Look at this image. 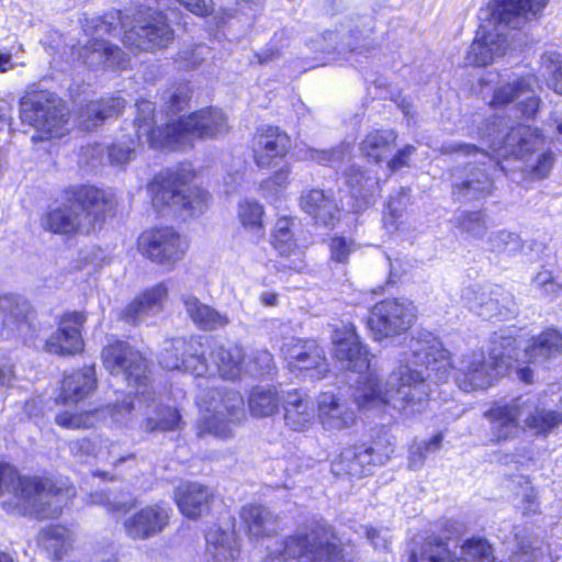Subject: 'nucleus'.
I'll return each mask as SVG.
<instances>
[{"mask_svg":"<svg viewBox=\"0 0 562 562\" xmlns=\"http://www.w3.org/2000/svg\"><path fill=\"white\" fill-rule=\"evenodd\" d=\"M212 498V491L196 482L183 483L175 491V499L180 512L191 519L207 513Z\"/></svg>","mask_w":562,"mask_h":562,"instance_id":"c85d7f7f","label":"nucleus"},{"mask_svg":"<svg viewBox=\"0 0 562 562\" xmlns=\"http://www.w3.org/2000/svg\"><path fill=\"white\" fill-rule=\"evenodd\" d=\"M146 415L143 427L148 432L175 430L181 422L179 412L168 406L156 407L151 415L149 412Z\"/></svg>","mask_w":562,"mask_h":562,"instance_id":"49530a36","label":"nucleus"},{"mask_svg":"<svg viewBox=\"0 0 562 562\" xmlns=\"http://www.w3.org/2000/svg\"><path fill=\"white\" fill-rule=\"evenodd\" d=\"M285 424L295 431L308 429L314 422V404L307 393L289 391L283 400Z\"/></svg>","mask_w":562,"mask_h":562,"instance_id":"7c9ffc66","label":"nucleus"},{"mask_svg":"<svg viewBox=\"0 0 562 562\" xmlns=\"http://www.w3.org/2000/svg\"><path fill=\"white\" fill-rule=\"evenodd\" d=\"M38 541L46 551L59 559L70 548L72 538L70 530L66 527L52 525L40 532Z\"/></svg>","mask_w":562,"mask_h":562,"instance_id":"a18cd8bd","label":"nucleus"},{"mask_svg":"<svg viewBox=\"0 0 562 562\" xmlns=\"http://www.w3.org/2000/svg\"><path fill=\"white\" fill-rule=\"evenodd\" d=\"M168 294L165 283H159L136 296L120 312V318L128 324L137 325L162 310V302Z\"/></svg>","mask_w":562,"mask_h":562,"instance_id":"cd10ccee","label":"nucleus"},{"mask_svg":"<svg viewBox=\"0 0 562 562\" xmlns=\"http://www.w3.org/2000/svg\"><path fill=\"white\" fill-rule=\"evenodd\" d=\"M244 398L235 391L226 392L198 425V436L212 435L225 440L233 437V427L245 418Z\"/></svg>","mask_w":562,"mask_h":562,"instance_id":"4468645a","label":"nucleus"},{"mask_svg":"<svg viewBox=\"0 0 562 562\" xmlns=\"http://www.w3.org/2000/svg\"><path fill=\"white\" fill-rule=\"evenodd\" d=\"M67 201L50 209L42 218V226L55 234H85L93 232L112 207L110 195L90 186L67 191Z\"/></svg>","mask_w":562,"mask_h":562,"instance_id":"39448f33","label":"nucleus"},{"mask_svg":"<svg viewBox=\"0 0 562 562\" xmlns=\"http://www.w3.org/2000/svg\"><path fill=\"white\" fill-rule=\"evenodd\" d=\"M461 299L471 312L486 319H508L517 313L513 295L497 285H470L462 291Z\"/></svg>","mask_w":562,"mask_h":562,"instance_id":"f8f14e48","label":"nucleus"},{"mask_svg":"<svg viewBox=\"0 0 562 562\" xmlns=\"http://www.w3.org/2000/svg\"><path fill=\"white\" fill-rule=\"evenodd\" d=\"M330 258L338 263H345L353 250V241L345 237L335 236L329 244Z\"/></svg>","mask_w":562,"mask_h":562,"instance_id":"338daca9","label":"nucleus"},{"mask_svg":"<svg viewBox=\"0 0 562 562\" xmlns=\"http://www.w3.org/2000/svg\"><path fill=\"white\" fill-rule=\"evenodd\" d=\"M103 364L113 375H122L128 385L136 389V394L128 396L122 404L109 407L112 420L120 426H128L134 419L136 405L154 402V393L148 387L147 364L139 351L127 342L115 341L104 347Z\"/></svg>","mask_w":562,"mask_h":562,"instance_id":"423d86ee","label":"nucleus"},{"mask_svg":"<svg viewBox=\"0 0 562 562\" xmlns=\"http://www.w3.org/2000/svg\"><path fill=\"white\" fill-rule=\"evenodd\" d=\"M211 356L218 374L225 380L239 378L245 369V352L239 345L215 346Z\"/></svg>","mask_w":562,"mask_h":562,"instance_id":"c9c22d12","label":"nucleus"},{"mask_svg":"<svg viewBox=\"0 0 562 562\" xmlns=\"http://www.w3.org/2000/svg\"><path fill=\"white\" fill-rule=\"evenodd\" d=\"M537 86L538 80L533 75L503 82L495 88L490 105L496 109L512 104L521 116L532 117L540 104L536 93Z\"/></svg>","mask_w":562,"mask_h":562,"instance_id":"dca6fc26","label":"nucleus"},{"mask_svg":"<svg viewBox=\"0 0 562 562\" xmlns=\"http://www.w3.org/2000/svg\"><path fill=\"white\" fill-rule=\"evenodd\" d=\"M20 117L42 134L32 136L33 142L43 137H61L68 132L69 112L63 101L49 92L23 97L20 101Z\"/></svg>","mask_w":562,"mask_h":562,"instance_id":"1a4fd4ad","label":"nucleus"},{"mask_svg":"<svg viewBox=\"0 0 562 562\" xmlns=\"http://www.w3.org/2000/svg\"><path fill=\"white\" fill-rule=\"evenodd\" d=\"M560 58V54L549 52L543 54L541 59L548 71H551V76L548 79V86L557 93L562 94V63Z\"/></svg>","mask_w":562,"mask_h":562,"instance_id":"052dcab7","label":"nucleus"},{"mask_svg":"<svg viewBox=\"0 0 562 562\" xmlns=\"http://www.w3.org/2000/svg\"><path fill=\"white\" fill-rule=\"evenodd\" d=\"M29 303L14 295L0 296V314L2 317L1 335L5 338L23 337L30 331Z\"/></svg>","mask_w":562,"mask_h":562,"instance_id":"bb28decb","label":"nucleus"},{"mask_svg":"<svg viewBox=\"0 0 562 562\" xmlns=\"http://www.w3.org/2000/svg\"><path fill=\"white\" fill-rule=\"evenodd\" d=\"M161 130L159 137H155L154 131L148 134L150 147L178 150L191 147L195 138L207 139L225 135L228 124L222 110L206 108L178 121L169 122Z\"/></svg>","mask_w":562,"mask_h":562,"instance_id":"0eeeda50","label":"nucleus"},{"mask_svg":"<svg viewBox=\"0 0 562 562\" xmlns=\"http://www.w3.org/2000/svg\"><path fill=\"white\" fill-rule=\"evenodd\" d=\"M124 105L125 101L119 97L91 101L81 110L79 124L85 130H90L106 119L119 115Z\"/></svg>","mask_w":562,"mask_h":562,"instance_id":"ea45409f","label":"nucleus"},{"mask_svg":"<svg viewBox=\"0 0 562 562\" xmlns=\"http://www.w3.org/2000/svg\"><path fill=\"white\" fill-rule=\"evenodd\" d=\"M263 206L252 200H245L238 204V220L241 226L256 235L263 236Z\"/></svg>","mask_w":562,"mask_h":562,"instance_id":"de8ad7c7","label":"nucleus"},{"mask_svg":"<svg viewBox=\"0 0 562 562\" xmlns=\"http://www.w3.org/2000/svg\"><path fill=\"white\" fill-rule=\"evenodd\" d=\"M488 246L493 252L505 254L514 256L522 248V240L520 237L508 231H497L488 236Z\"/></svg>","mask_w":562,"mask_h":562,"instance_id":"603ef678","label":"nucleus"},{"mask_svg":"<svg viewBox=\"0 0 562 562\" xmlns=\"http://www.w3.org/2000/svg\"><path fill=\"white\" fill-rule=\"evenodd\" d=\"M396 138V132L393 130H373L360 143V151L364 157L379 162L389 155Z\"/></svg>","mask_w":562,"mask_h":562,"instance_id":"a19ab883","label":"nucleus"},{"mask_svg":"<svg viewBox=\"0 0 562 562\" xmlns=\"http://www.w3.org/2000/svg\"><path fill=\"white\" fill-rule=\"evenodd\" d=\"M441 441L442 436L437 434L430 440L413 446L411 449L409 467L414 470L420 468L427 454L439 449Z\"/></svg>","mask_w":562,"mask_h":562,"instance_id":"13d9d810","label":"nucleus"},{"mask_svg":"<svg viewBox=\"0 0 562 562\" xmlns=\"http://www.w3.org/2000/svg\"><path fill=\"white\" fill-rule=\"evenodd\" d=\"M531 285L543 295L554 297L560 292L562 285L546 268H542L531 280Z\"/></svg>","mask_w":562,"mask_h":562,"instance_id":"680f3d73","label":"nucleus"},{"mask_svg":"<svg viewBox=\"0 0 562 562\" xmlns=\"http://www.w3.org/2000/svg\"><path fill=\"white\" fill-rule=\"evenodd\" d=\"M302 210L318 225L333 226L340 216V209L331 191L305 190L301 194Z\"/></svg>","mask_w":562,"mask_h":562,"instance_id":"a878e982","label":"nucleus"},{"mask_svg":"<svg viewBox=\"0 0 562 562\" xmlns=\"http://www.w3.org/2000/svg\"><path fill=\"white\" fill-rule=\"evenodd\" d=\"M295 155L302 160H312L322 165L338 168L342 162L350 159L351 146L344 143L331 150H318L310 147L296 148Z\"/></svg>","mask_w":562,"mask_h":562,"instance_id":"c03bdc74","label":"nucleus"},{"mask_svg":"<svg viewBox=\"0 0 562 562\" xmlns=\"http://www.w3.org/2000/svg\"><path fill=\"white\" fill-rule=\"evenodd\" d=\"M562 353V335L548 329L532 337L524 349V359L531 363H542Z\"/></svg>","mask_w":562,"mask_h":562,"instance_id":"e433bc0d","label":"nucleus"},{"mask_svg":"<svg viewBox=\"0 0 562 562\" xmlns=\"http://www.w3.org/2000/svg\"><path fill=\"white\" fill-rule=\"evenodd\" d=\"M562 409V398L560 400ZM562 423L561 412H540L528 419V425L537 431H550Z\"/></svg>","mask_w":562,"mask_h":562,"instance_id":"0e129e2a","label":"nucleus"},{"mask_svg":"<svg viewBox=\"0 0 562 562\" xmlns=\"http://www.w3.org/2000/svg\"><path fill=\"white\" fill-rule=\"evenodd\" d=\"M136 117L134 120V127L136 128L137 139L128 137L112 144L110 147L104 148L101 145L88 146L83 150L85 156L99 160L101 165L122 166L127 164L134 158L136 147L139 139L145 136L148 140V134L155 132V137H159V131L153 125L154 120V105L150 101L140 100L136 103ZM150 146V144H148Z\"/></svg>","mask_w":562,"mask_h":562,"instance_id":"9d476101","label":"nucleus"},{"mask_svg":"<svg viewBox=\"0 0 562 562\" xmlns=\"http://www.w3.org/2000/svg\"><path fill=\"white\" fill-rule=\"evenodd\" d=\"M206 553L214 562H234L239 554L235 535L221 528H211L205 535Z\"/></svg>","mask_w":562,"mask_h":562,"instance_id":"58836bf2","label":"nucleus"},{"mask_svg":"<svg viewBox=\"0 0 562 562\" xmlns=\"http://www.w3.org/2000/svg\"><path fill=\"white\" fill-rule=\"evenodd\" d=\"M415 319V307L408 301L384 300L376 303L369 317V327L376 340L405 333Z\"/></svg>","mask_w":562,"mask_h":562,"instance_id":"2eb2a0df","label":"nucleus"},{"mask_svg":"<svg viewBox=\"0 0 562 562\" xmlns=\"http://www.w3.org/2000/svg\"><path fill=\"white\" fill-rule=\"evenodd\" d=\"M159 363L167 370H183L196 376L209 374L201 336L166 339L158 356Z\"/></svg>","mask_w":562,"mask_h":562,"instance_id":"9b49d317","label":"nucleus"},{"mask_svg":"<svg viewBox=\"0 0 562 562\" xmlns=\"http://www.w3.org/2000/svg\"><path fill=\"white\" fill-rule=\"evenodd\" d=\"M281 397L274 386H257L248 398L249 411L256 417H269L279 411Z\"/></svg>","mask_w":562,"mask_h":562,"instance_id":"37998d69","label":"nucleus"},{"mask_svg":"<svg viewBox=\"0 0 562 562\" xmlns=\"http://www.w3.org/2000/svg\"><path fill=\"white\" fill-rule=\"evenodd\" d=\"M532 405L528 401L516 398L507 405H496L491 407L484 413V416L491 423V431L493 438L501 442L515 438L522 427L520 426V419L526 415L525 425L529 429L537 434L543 431H537L528 425L529 417L540 413L547 412L546 409L531 411Z\"/></svg>","mask_w":562,"mask_h":562,"instance_id":"f3484780","label":"nucleus"},{"mask_svg":"<svg viewBox=\"0 0 562 562\" xmlns=\"http://www.w3.org/2000/svg\"><path fill=\"white\" fill-rule=\"evenodd\" d=\"M95 387L94 367H85L64 378L59 401L64 404L77 403L88 397Z\"/></svg>","mask_w":562,"mask_h":562,"instance_id":"f704fd0d","label":"nucleus"},{"mask_svg":"<svg viewBox=\"0 0 562 562\" xmlns=\"http://www.w3.org/2000/svg\"><path fill=\"white\" fill-rule=\"evenodd\" d=\"M297 223L292 217H280L274 225L271 244L276 251L286 262L283 268L301 271L305 267L304 250L296 243L295 231Z\"/></svg>","mask_w":562,"mask_h":562,"instance_id":"5701e85b","label":"nucleus"},{"mask_svg":"<svg viewBox=\"0 0 562 562\" xmlns=\"http://www.w3.org/2000/svg\"><path fill=\"white\" fill-rule=\"evenodd\" d=\"M552 561L550 546L541 538L525 531L517 536V550L514 553L515 562H541Z\"/></svg>","mask_w":562,"mask_h":562,"instance_id":"79ce46f5","label":"nucleus"},{"mask_svg":"<svg viewBox=\"0 0 562 562\" xmlns=\"http://www.w3.org/2000/svg\"><path fill=\"white\" fill-rule=\"evenodd\" d=\"M493 191V180L485 169L472 168L470 164L452 173V193L459 200L485 199Z\"/></svg>","mask_w":562,"mask_h":562,"instance_id":"393cba45","label":"nucleus"},{"mask_svg":"<svg viewBox=\"0 0 562 562\" xmlns=\"http://www.w3.org/2000/svg\"><path fill=\"white\" fill-rule=\"evenodd\" d=\"M517 340L509 329H501L492 334L488 340L487 358L497 372L506 373L518 361Z\"/></svg>","mask_w":562,"mask_h":562,"instance_id":"473e14b6","label":"nucleus"},{"mask_svg":"<svg viewBox=\"0 0 562 562\" xmlns=\"http://www.w3.org/2000/svg\"><path fill=\"white\" fill-rule=\"evenodd\" d=\"M542 144V137L535 130L526 125H518L504 137L502 145L493 146V151L502 157L524 158Z\"/></svg>","mask_w":562,"mask_h":562,"instance_id":"c756f323","label":"nucleus"},{"mask_svg":"<svg viewBox=\"0 0 562 562\" xmlns=\"http://www.w3.org/2000/svg\"><path fill=\"white\" fill-rule=\"evenodd\" d=\"M312 356L304 361V366L297 367L295 371L312 372V379H323L328 372V362L325 356V350L319 345H312Z\"/></svg>","mask_w":562,"mask_h":562,"instance_id":"6e6d98bb","label":"nucleus"},{"mask_svg":"<svg viewBox=\"0 0 562 562\" xmlns=\"http://www.w3.org/2000/svg\"><path fill=\"white\" fill-rule=\"evenodd\" d=\"M442 155H457L464 158H474L481 165H485L486 161L492 159L488 151L479 148L475 145L467 144L462 142H446L438 148Z\"/></svg>","mask_w":562,"mask_h":562,"instance_id":"864d4df0","label":"nucleus"},{"mask_svg":"<svg viewBox=\"0 0 562 562\" xmlns=\"http://www.w3.org/2000/svg\"><path fill=\"white\" fill-rule=\"evenodd\" d=\"M549 0H493L486 11V24L480 25L477 34L467 53V61L474 66H486L506 54L507 35L504 30L519 29L540 15Z\"/></svg>","mask_w":562,"mask_h":562,"instance_id":"7ed1b4c3","label":"nucleus"},{"mask_svg":"<svg viewBox=\"0 0 562 562\" xmlns=\"http://www.w3.org/2000/svg\"><path fill=\"white\" fill-rule=\"evenodd\" d=\"M240 516L251 538L268 537L278 530V516L265 506L246 505L241 508Z\"/></svg>","mask_w":562,"mask_h":562,"instance_id":"4c0bfd02","label":"nucleus"},{"mask_svg":"<svg viewBox=\"0 0 562 562\" xmlns=\"http://www.w3.org/2000/svg\"><path fill=\"white\" fill-rule=\"evenodd\" d=\"M312 345L318 344L313 339L292 338L282 346V353L291 371L304 366V361L310 359L313 350Z\"/></svg>","mask_w":562,"mask_h":562,"instance_id":"09e8293b","label":"nucleus"},{"mask_svg":"<svg viewBox=\"0 0 562 562\" xmlns=\"http://www.w3.org/2000/svg\"><path fill=\"white\" fill-rule=\"evenodd\" d=\"M316 417L326 431H342L356 424V412L348 400L333 392H324L316 400Z\"/></svg>","mask_w":562,"mask_h":562,"instance_id":"aec40b11","label":"nucleus"},{"mask_svg":"<svg viewBox=\"0 0 562 562\" xmlns=\"http://www.w3.org/2000/svg\"><path fill=\"white\" fill-rule=\"evenodd\" d=\"M427 562H495L491 544L481 538H473L463 542L459 552L451 553L442 542H428L425 548Z\"/></svg>","mask_w":562,"mask_h":562,"instance_id":"a211bd4d","label":"nucleus"},{"mask_svg":"<svg viewBox=\"0 0 562 562\" xmlns=\"http://www.w3.org/2000/svg\"><path fill=\"white\" fill-rule=\"evenodd\" d=\"M87 321L83 313H65L57 330L47 339L46 349L56 355H74L83 349L81 330Z\"/></svg>","mask_w":562,"mask_h":562,"instance_id":"412c9836","label":"nucleus"},{"mask_svg":"<svg viewBox=\"0 0 562 562\" xmlns=\"http://www.w3.org/2000/svg\"><path fill=\"white\" fill-rule=\"evenodd\" d=\"M366 467L359 463L357 450L353 448L345 449L333 462L331 470L337 475H349L361 477L366 475Z\"/></svg>","mask_w":562,"mask_h":562,"instance_id":"5fc2aeb1","label":"nucleus"},{"mask_svg":"<svg viewBox=\"0 0 562 562\" xmlns=\"http://www.w3.org/2000/svg\"><path fill=\"white\" fill-rule=\"evenodd\" d=\"M289 149L290 137L277 126H261L254 136V158L259 168H270L273 159L284 157Z\"/></svg>","mask_w":562,"mask_h":562,"instance_id":"b1692460","label":"nucleus"},{"mask_svg":"<svg viewBox=\"0 0 562 562\" xmlns=\"http://www.w3.org/2000/svg\"><path fill=\"white\" fill-rule=\"evenodd\" d=\"M7 494V510L48 518L60 513L72 492L49 479L20 476L10 465L0 464V496Z\"/></svg>","mask_w":562,"mask_h":562,"instance_id":"20e7f679","label":"nucleus"},{"mask_svg":"<svg viewBox=\"0 0 562 562\" xmlns=\"http://www.w3.org/2000/svg\"><path fill=\"white\" fill-rule=\"evenodd\" d=\"M560 58V54L549 52L543 54L541 59L548 71H551V76L548 79V86L557 93L562 94V63Z\"/></svg>","mask_w":562,"mask_h":562,"instance_id":"bf43d9fd","label":"nucleus"},{"mask_svg":"<svg viewBox=\"0 0 562 562\" xmlns=\"http://www.w3.org/2000/svg\"><path fill=\"white\" fill-rule=\"evenodd\" d=\"M331 340L335 357L346 369L367 373L353 391L355 402L361 409L391 406L404 415H414L424 408L431 384L443 383L450 375L449 351L430 333L405 338L397 353V366L384 384L370 371V353L360 342L352 324L336 328Z\"/></svg>","mask_w":562,"mask_h":562,"instance_id":"f257e3e1","label":"nucleus"},{"mask_svg":"<svg viewBox=\"0 0 562 562\" xmlns=\"http://www.w3.org/2000/svg\"><path fill=\"white\" fill-rule=\"evenodd\" d=\"M456 226L474 238L483 237L487 231L485 214L482 211H462L456 217Z\"/></svg>","mask_w":562,"mask_h":562,"instance_id":"3c124183","label":"nucleus"},{"mask_svg":"<svg viewBox=\"0 0 562 562\" xmlns=\"http://www.w3.org/2000/svg\"><path fill=\"white\" fill-rule=\"evenodd\" d=\"M501 374L505 373L497 372L483 352H473L462 358L456 383L464 392L484 390L490 387Z\"/></svg>","mask_w":562,"mask_h":562,"instance_id":"6ab92c4d","label":"nucleus"},{"mask_svg":"<svg viewBox=\"0 0 562 562\" xmlns=\"http://www.w3.org/2000/svg\"><path fill=\"white\" fill-rule=\"evenodd\" d=\"M116 21L123 31V44L135 53L165 48L175 37L166 14L149 7L139 8L132 14L116 12L104 16L85 18L83 31L92 38L79 49V58L89 67L124 69L128 66L130 60L125 53L102 38L115 30Z\"/></svg>","mask_w":562,"mask_h":562,"instance_id":"f03ea898","label":"nucleus"},{"mask_svg":"<svg viewBox=\"0 0 562 562\" xmlns=\"http://www.w3.org/2000/svg\"><path fill=\"white\" fill-rule=\"evenodd\" d=\"M190 178L191 173L183 170H165L157 175L148 186L154 206H173L190 215L202 213L209 203V193L199 188H190Z\"/></svg>","mask_w":562,"mask_h":562,"instance_id":"6e6552de","label":"nucleus"},{"mask_svg":"<svg viewBox=\"0 0 562 562\" xmlns=\"http://www.w3.org/2000/svg\"><path fill=\"white\" fill-rule=\"evenodd\" d=\"M137 244L143 256L168 268L182 260L189 247L187 239L170 227L146 231Z\"/></svg>","mask_w":562,"mask_h":562,"instance_id":"ddd939ff","label":"nucleus"},{"mask_svg":"<svg viewBox=\"0 0 562 562\" xmlns=\"http://www.w3.org/2000/svg\"><path fill=\"white\" fill-rule=\"evenodd\" d=\"M554 162L553 154L548 151L541 154L535 165L529 166L528 172L532 179L541 180L548 177Z\"/></svg>","mask_w":562,"mask_h":562,"instance_id":"774afa93","label":"nucleus"},{"mask_svg":"<svg viewBox=\"0 0 562 562\" xmlns=\"http://www.w3.org/2000/svg\"><path fill=\"white\" fill-rule=\"evenodd\" d=\"M117 446L115 443H109L108 440L102 437L87 438L72 440L69 442V450L74 457L85 459L88 457H95L102 462L117 467L122 462L132 459V454L117 456L115 450Z\"/></svg>","mask_w":562,"mask_h":562,"instance_id":"2f4dec72","label":"nucleus"},{"mask_svg":"<svg viewBox=\"0 0 562 562\" xmlns=\"http://www.w3.org/2000/svg\"><path fill=\"white\" fill-rule=\"evenodd\" d=\"M357 458L361 465L366 467V475L370 474L374 465L383 464L393 452V449L387 448L385 452L381 453L378 451V445L375 447H356Z\"/></svg>","mask_w":562,"mask_h":562,"instance_id":"4d7b16f0","label":"nucleus"},{"mask_svg":"<svg viewBox=\"0 0 562 562\" xmlns=\"http://www.w3.org/2000/svg\"><path fill=\"white\" fill-rule=\"evenodd\" d=\"M245 369L250 374H270L274 370L273 357L266 349L256 350Z\"/></svg>","mask_w":562,"mask_h":562,"instance_id":"e2e57ef3","label":"nucleus"},{"mask_svg":"<svg viewBox=\"0 0 562 562\" xmlns=\"http://www.w3.org/2000/svg\"><path fill=\"white\" fill-rule=\"evenodd\" d=\"M169 508L148 505L124 520L126 536L133 540H146L162 532L169 524Z\"/></svg>","mask_w":562,"mask_h":562,"instance_id":"4be33fe9","label":"nucleus"},{"mask_svg":"<svg viewBox=\"0 0 562 562\" xmlns=\"http://www.w3.org/2000/svg\"><path fill=\"white\" fill-rule=\"evenodd\" d=\"M164 99L168 104V111L177 113L183 109L190 99V89L187 85H176L165 93Z\"/></svg>","mask_w":562,"mask_h":562,"instance_id":"69168bd1","label":"nucleus"},{"mask_svg":"<svg viewBox=\"0 0 562 562\" xmlns=\"http://www.w3.org/2000/svg\"><path fill=\"white\" fill-rule=\"evenodd\" d=\"M184 310L194 325L205 331H214L226 327L231 321L227 314L221 313L214 307L202 303L192 295L182 297Z\"/></svg>","mask_w":562,"mask_h":562,"instance_id":"72a5a7b5","label":"nucleus"},{"mask_svg":"<svg viewBox=\"0 0 562 562\" xmlns=\"http://www.w3.org/2000/svg\"><path fill=\"white\" fill-rule=\"evenodd\" d=\"M98 422V411H89L82 413L65 411L56 414L55 416V423L67 429H89L94 427Z\"/></svg>","mask_w":562,"mask_h":562,"instance_id":"8fccbe9b","label":"nucleus"}]
</instances>
